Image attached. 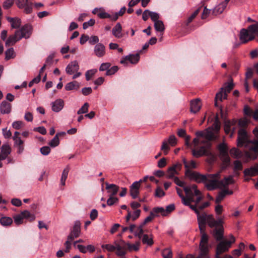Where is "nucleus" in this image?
Segmentation results:
<instances>
[{
    "mask_svg": "<svg viewBox=\"0 0 258 258\" xmlns=\"http://www.w3.org/2000/svg\"><path fill=\"white\" fill-rule=\"evenodd\" d=\"M14 222L16 225H19L22 224L23 221V216L21 215V213H20V214H18L14 216Z\"/></svg>",
    "mask_w": 258,
    "mask_h": 258,
    "instance_id": "54",
    "label": "nucleus"
},
{
    "mask_svg": "<svg viewBox=\"0 0 258 258\" xmlns=\"http://www.w3.org/2000/svg\"><path fill=\"white\" fill-rule=\"evenodd\" d=\"M96 71H97L95 69L87 71L85 74L86 80L87 81L90 80L91 79V78H92V77L95 74Z\"/></svg>",
    "mask_w": 258,
    "mask_h": 258,
    "instance_id": "58",
    "label": "nucleus"
},
{
    "mask_svg": "<svg viewBox=\"0 0 258 258\" xmlns=\"http://www.w3.org/2000/svg\"><path fill=\"white\" fill-rule=\"evenodd\" d=\"M165 195V192L159 186L157 187L155 190V197L157 198H162Z\"/></svg>",
    "mask_w": 258,
    "mask_h": 258,
    "instance_id": "53",
    "label": "nucleus"
},
{
    "mask_svg": "<svg viewBox=\"0 0 258 258\" xmlns=\"http://www.w3.org/2000/svg\"><path fill=\"white\" fill-rule=\"evenodd\" d=\"M129 243H125L123 240H120L119 242H116L117 251L116 254L119 256L124 255L128 249V244Z\"/></svg>",
    "mask_w": 258,
    "mask_h": 258,
    "instance_id": "13",
    "label": "nucleus"
},
{
    "mask_svg": "<svg viewBox=\"0 0 258 258\" xmlns=\"http://www.w3.org/2000/svg\"><path fill=\"white\" fill-rule=\"evenodd\" d=\"M126 8L125 7L121 8L118 12L115 13L113 15L112 21H115L117 20L118 18V16H122L124 14Z\"/></svg>",
    "mask_w": 258,
    "mask_h": 258,
    "instance_id": "49",
    "label": "nucleus"
},
{
    "mask_svg": "<svg viewBox=\"0 0 258 258\" xmlns=\"http://www.w3.org/2000/svg\"><path fill=\"white\" fill-rule=\"evenodd\" d=\"M162 255L163 258H172V252L170 248H166L162 251Z\"/></svg>",
    "mask_w": 258,
    "mask_h": 258,
    "instance_id": "47",
    "label": "nucleus"
},
{
    "mask_svg": "<svg viewBox=\"0 0 258 258\" xmlns=\"http://www.w3.org/2000/svg\"><path fill=\"white\" fill-rule=\"evenodd\" d=\"M41 153L44 156L48 155L50 152V148L48 146H43L40 148Z\"/></svg>",
    "mask_w": 258,
    "mask_h": 258,
    "instance_id": "60",
    "label": "nucleus"
},
{
    "mask_svg": "<svg viewBox=\"0 0 258 258\" xmlns=\"http://www.w3.org/2000/svg\"><path fill=\"white\" fill-rule=\"evenodd\" d=\"M217 149L219 151L220 157L228 155V148L227 145L224 142L219 144L217 146Z\"/></svg>",
    "mask_w": 258,
    "mask_h": 258,
    "instance_id": "32",
    "label": "nucleus"
},
{
    "mask_svg": "<svg viewBox=\"0 0 258 258\" xmlns=\"http://www.w3.org/2000/svg\"><path fill=\"white\" fill-rule=\"evenodd\" d=\"M118 70V68L117 66H113L111 67L110 69L107 70L106 72V75L107 76H109L115 74Z\"/></svg>",
    "mask_w": 258,
    "mask_h": 258,
    "instance_id": "64",
    "label": "nucleus"
},
{
    "mask_svg": "<svg viewBox=\"0 0 258 258\" xmlns=\"http://www.w3.org/2000/svg\"><path fill=\"white\" fill-rule=\"evenodd\" d=\"M181 164H177L169 167L167 171L166 177L167 178H172L174 177L175 174H177V171L176 169L177 168H180Z\"/></svg>",
    "mask_w": 258,
    "mask_h": 258,
    "instance_id": "30",
    "label": "nucleus"
},
{
    "mask_svg": "<svg viewBox=\"0 0 258 258\" xmlns=\"http://www.w3.org/2000/svg\"><path fill=\"white\" fill-rule=\"evenodd\" d=\"M140 247V242H136L135 244H128V249L130 250H134L135 251H137L139 249Z\"/></svg>",
    "mask_w": 258,
    "mask_h": 258,
    "instance_id": "62",
    "label": "nucleus"
},
{
    "mask_svg": "<svg viewBox=\"0 0 258 258\" xmlns=\"http://www.w3.org/2000/svg\"><path fill=\"white\" fill-rule=\"evenodd\" d=\"M79 88V84L76 81H74L73 82L68 83L65 86V89L67 91H71L74 89H78Z\"/></svg>",
    "mask_w": 258,
    "mask_h": 258,
    "instance_id": "36",
    "label": "nucleus"
},
{
    "mask_svg": "<svg viewBox=\"0 0 258 258\" xmlns=\"http://www.w3.org/2000/svg\"><path fill=\"white\" fill-rule=\"evenodd\" d=\"M230 154L234 158H240L242 155L241 152L236 148H233L230 150Z\"/></svg>",
    "mask_w": 258,
    "mask_h": 258,
    "instance_id": "43",
    "label": "nucleus"
},
{
    "mask_svg": "<svg viewBox=\"0 0 258 258\" xmlns=\"http://www.w3.org/2000/svg\"><path fill=\"white\" fill-rule=\"evenodd\" d=\"M194 212L197 215V220L200 232L205 230L206 225L207 223L210 228H214L212 233L217 241H220L223 238L224 227L222 218H218L215 220L211 214L208 215L205 213L201 214L198 209Z\"/></svg>",
    "mask_w": 258,
    "mask_h": 258,
    "instance_id": "1",
    "label": "nucleus"
},
{
    "mask_svg": "<svg viewBox=\"0 0 258 258\" xmlns=\"http://www.w3.org/2000/svg\"><path fill=\"white\" fill-rule=\"evenodd\" d=\"M198 150L195 149L192 150V155L196 158L206 156L209 157L211 162H214L216 159L215 156L211 150L212 144L211 142H207L203 144Z\"/></svg>",
    "mask_w": 258,
    "mask_h": 258,
    "instance_id": "2",
    "label": "nucleus"
},
{
    "mask_svg": "<svg viewBox=\"0 0 258 258\" xmlns=\"http://www.w3.org/2000/svg\"><path fill=\"white\" fill-rule=\"evenodd\" d=\"M139 54L137 53L135 54H130L123 57L120 62L122 64H126L128 61L132 64H136L139 61Z\"/></svg>",
    "mask_w": 258,
    "mask_h": 258,
    "instance_id": "16",
    "label": "nucleus"
},
{
    "mask_svg": "<svg viewBox=\"0 0 258 258\" xmlns=\"http://www.w3.org/2000/svg\"><path fill=\"white\" fill-rule=\"evenodd\" d=\"M1 153L8 157L11 153V148L8 144H3L1 147Z\"/></svg>",
    "mask_w": 258,
    "mask_h": 258,
    "instance_id": "37",
    "label": "nucleus"
},
{
    "mask_svg": "<svg viewBox=\"0 0 258 258\" xmlns=\"http://www.w3.org/2000/svg\"><path fill=\"white\" fill-rule=\"evenodd\" d=\"M153 213L158 214L161 213L163 216H166L165 210L163 207H155L153 209L152 211Z\"/></svg>",
    "mask_w": 258,
    "mask_h": 258,
    "instance_id": "55",
    "label": "nucleus"
},
{
    "mask_svg": "<svg viewBox=\"0 0 258 258\" xmlns=\"http://www.w3.org/2000/svg\"><path fill=\"white\" fill-rule=\"evenodd\" d=\"M224 88H221L220 89V90L219 92H218L215 96V105L216 106H218V100H219L220 101H222V99H223V92Z\"/></svg>",
    "mask_w": 258,
    "mask_h": 258,
    "instance_id": "48",
    "label": "nucleus"
},
{
    "mask_svg": "<svg viewBox=\"0 0 258 258\" xmlns=\"http://www.w3.org/2000/svg\"><path fill=\"white\" fill-rule=\"evenodd\" d=\"M140 184L139 182H134L130 186V192L132 198L136 199L139 194V187Z\"/></svg>",
    "mask_w": 258,
    "mask_h": 258,
    "instance_id": "22",
    "label": "nucleus"
},
{
    "mask_svg": "<svg viewBox=\"0 0 258 258\" xmlns=\"http://www.w3.org/2000/svg\"><path fill=\"white\" fill-rule=\"evenodd\" d=\"M118 201V198L112 196H109V199L107 200V204L108 206H111Z\"/></svg>",
    "mask_w": 258,
    "mask_h": 258,
    "instance_id": "63",
    "label": "nucleus"
},
{
    "mask_svg": "<svg viewBox=\"0 0 258 258\" xmlns=\"http://www.w3.org/2000/svg\"><path fill=\"white\" fill-rule=\"evenodd\" d=\"M94 51L97 57H101L105 54V47L103 44L98 43L95 46Z\"/></svg>",
    "mask_w": 258,
    "mask_h": 258,
    "instance_id": "25",
    "label": "nucleus"
},
{
    "mask_svg": "<svg viewBox=\"0 0 258 258\" xmlns=\"http://www.w3.org/2000/svg\"><path fill=\"white\" fill-rule=\"evenodd\" d=\"M81 223L80 221H77L75 222L73 229L68 236V239L73 240L75 238L78 237L81 233Z\"/></svg>",
    "mask_w": 258,
    "mask_h": 258,
    "instance_id": "12",
    "label": "nucleus"
},
{
    "mask_svg": "<svg viewBox=\"0 0 258 258\" xmlns=\"http://www.w3.org/2000/svg\"><path fill=\"white\" fill-rule=\"evenodd\" d=\"M19 37H20V35H17L16 31L14 35H11L9 36L6 42V46H9L11 45H14L16 42L21 39H19Z\"/></svg>",
    "mask_w": 258,
    "mask_h": 258,
    "instance_id": "34",
    "label": "nucleus"
},
{
    "mask_svg": "<svg viewBox=\"0 0 258 258\" xmlns=\"http://www.w3.org/2000/svg\"><path fill=\"white\" fill-rule=\"evenodd\" d=\"M183 189L186 196H199L201 194V191L197 189V186L196 184H192L190 186H185L183 187Z\"/></svg>",
    "mask_w": 258,
    "mask_h": 258,
    "instance_id": "18",
    "label": "nucleus"
},
{
    "mask_svg": "<svg viewBox=\"0 0 258 258\" xmlns=\"http://www.w3.org/2000/svg\"><path fill=\"white\" fill-rule=\"evenodd\" d=\"M183 163L186 170L189 169L190 168H196L197 167L196 163L194 160H191L189 163H188L186 160L185 158H183Z\"/></svg>",
    "mask_w": 258,
    "mask_h": 258,
    "instance_id": "42",
    "label": "nucleus"
},
{
    "mask_svg": "<svg viewBox=\"0 0 258 258\" xmlns=\"http://www.w3.org/2000/svg\"><path fill=\"white\" fill-rule=\"evenodd\" d=\"M79 70V66L77 60L71 61L66 67V73L69 75H72L77 72Z\"/></svg>",
    "mask_w": 258,
    "mask_h": 258,
    "instance_id": "20",
    "label": "nucleus"
},
{
    "mask_svg": "<svg viewBox=\"0 0 258 258\" xmlns=\"http://www.w3.org/2000/svg\"><path fill=\"white\" fill-rule=\"evenodd\" d=\"M101 247L103 249H105L107 251H110V252L114 251L115 250H117L116 242V241L114 242V245H112V244H103L101 245Z\"/></svg>",
    "mask_w": 258,
    "mask_h": 258,
    "instance_id": "44",
    "label": "nucleus"
},
{
    "mask_svg": "<svg viewBox=\"0 0 258 258\" xmlns=\"http://www.w3.org/2000/svg\"><path fill=\"white\" fill-rule=\"evenodd\" d=\"M168 143L172 146H175L176 144V138L175 136L174 135H171L167 141L165 140L162 142L161 150L163 151L165 155H166L168 154V151L170 149V147L167 144Z\"/></svg>",
    "mask_w": 258,
    "mask_h": 258,
    "instance_id": "11",
    "label": "nucleus"
},
{
    "mask_svg": "<svg viewBox=\"0 0 258 258\" xmlns=\"http://www.w3.org/2000/svg\"><path fill=\"white\" fill-rule=\"evenodd\" d=\"M194 195L186 196L184 198H182V203L186 206H188L190 209L194 211H196L198 208L196 207V205H191V203H194L195 199L194 198Z\"/></svg>",
    "mask_w": 258,
    "mask_h": 258,
    "instance_id": "21",
    "label": "nucleus"
},
{
    "mask_svg": "<svg viewBox=\"0 0 258 258\" xmlns=\"http://www.w3.org/2000/svg\"><path fill=\"white\" fill-rule=\"evenodd\" d=\"M32 31V28L31 25L26 24L20 30L16 31V35H20L19 39L25 38L26 39L30 37Z\"/></svg>",
    "mask_w": 258,
    "mask_h": 258,
    "instance_id": "10",
    "label": "nucleus"
},
{
    "mask_svg": "<svg viewBox=\"0 0 258 258\" xmlns=\"http://www.w3.org/2000/svg\"><path fill=\"white\" fill-rule=\"evenodd\" d=\"M155 216V214L153 212H151L150 213V215L148 216L144 220L143 222H142L140 225L137 227V231L135 232V235L136 236L138 237L140 239L142 238V234L144 233L143 227L148 222L151 221L152 219L154 218Z\"/></svg>",
    "mask_w": 258,
    "mask_h": 258,
    "instance_id": "9",
    "label": "nucleus"
},
{
    "mask_svg": "<svg viewBox=\"0 0 258 258\" xmlns=\"http://www.w3.org/2000/svg\"><path fill=\"white\" fill-rule=\"evenodd\" d=\"M21 215L23 219H28L31 221L34 220L35 219V215L30 213L28 210H24L21 212Z\"/></svg>",
    "mask_w": 258,
    "mask_h": 258,
    "instance_id": "39",
    "label": "nucleus"
},
{
    "mask_svg": "<svg viewBox=\"0 0 258 258\" xmlns=\"http://www.w3.org/2000/svg\"><path fill=\"white\" fill-rule=\"evenodd\" d=\"M106 188L107 190V192L110 194L109 196L113 197L118 192L119 187L114 184H109L107 182L105 183Z\"/></svg>",
    "mask_w": 258,
    "mask_h": 258,
    "instance_id": "29",
    "label": "nucleus"
},
{
    "mask_svg": "<svg viewBox=\"0 0 258 258\" xmlns=\"http://www.w3.org/2000/svg\"><path fill=\"white\" fill-rule=\"evenodd\" d=\"M234 87V84L232 82L226 83L225 86L223 87L224 90L223 92V99H226L227 97V93L231 91Z\"/></svg>",
    "mask_w": 258,
    "mask_h": 258,
    "instance_id": "35",
    "label": "nucleus"
},
{
    "mask_svg": "<svg viewBox=\"0 0 258 258\" xmlns=\"http://www.w3.org/2000/svg\"><path fill=\"white\" fill-rule=\"evenodd\" d=\"M12 105L7 101H3L0 105V110L2 114H9L11 111Z\"/></svg>",
    "mask_w": 258,
    "mask_h": 258,
    "instance_id": "28",
    "label": "nucleus"
},
{
    "mask_svg": "<svg viewBox=\"0 0 258 258\" xmlns=\"http://www.w3.org/2000/svg\"><path fill=\"white\" fill-rule=\"evenodd\" d=\"M112 34L113 36L117 38H120L122 37V27L119 23H117L116 25L113 28Z\"/></svg>",
    "mask_w": 258,
    "mask_h": 258,
    "instance_id": "31",
    "label": "nucleus"
},
{
    "mask_svg": "<svg viewBox=\"0 0 258 258\" xmlns=\"http://www.w3.org/2000/svg\"><path fill=\"white\" fill-rule=\"evenodd\" d=\"M205 231L203 230L202 232H200L202 236L200 243V250L201 251L202 255H204L209 252L208 236Z\"/></svg>",
    "mask_w": 258,
    "mask_h": 258,
    "instance_id": "8",
    "label": "nucleus"
},
{
    "mask_svg": "<svg viewBox=\"0 0 258 258\" xmlns=\"http://www.w3.org/2000/svg\"><path fill=\"white\" fill-rule=\"evenodd\" d=\"M54 54H50L46 58L45 63L44 65H46V67L50 66L53 62Z\"/></svg>",
    "mask_w": 258,
    "mask_h": 258,
    "instance_id": "56",
    "label": "nucleus"
},
{
    "mask_svg": "<svg viewBox=\"0 0 258 258\" xmlns=\"http://www.w3.org/2000/svg\"><path fill=\"white\" fill-rule=\"evenodd\" d=\"M33 4L31 2H29L23 8H24V12L26 14H30L32 11Z\"/></svg>",
    "mask_w": 258,
    "mask_h": 258,
    "instance_id": "59",
    "label": "nucleus"
},
{
    "mask_svg": "<svg viewBox=\"0 0 258 258\" xmlns=\"http://www.w3.org/2000/svg\"><path fill=\"white\" fill-rule=\"evenodd\" d=\"M154 28L156 31L162 32L165 30L163 22L159 20L154 23Z\"/></svg>",
    "mask_w": 258,
    "mask_h": 258,
    "instance_id": "38",
    "label": "nucleus"
},
{
    "mask_svg": "<svg viewBox=\"0 0 258 258\" xmlns=\"http://www.w3.org/2000/svg\"><path fill=\"white\" fill-rule=\"evenodd\" d=\"M201 108V100L199 98L190 101V111L191 112L196 113Z\"/></svg>",
    "mask_w": 258,
    "mask_h": 258,
    "instance_id": "24",
    "label": "nucleus"
},
{
    "mask_svg": "<svg viewBox=\"0 0 258 258\" xmlns=\"http://www.w3.org/2000/svg\"><path fill=\"white\" fill-rule=\"evenodd\" d=\"M207 181L205 183V186L209 190H213L217 188H219V180L217 179H212L207 176Z\"/></svg>",
    "mask_w": 258,
    "mask_h": 258,
    "instance_id": "17",
    "label": "nucleus"
},
{
    "mask_svg": "<svg viewBox=\"0 0 258 258\" xmlns=\"http://www.w3.org/2000/svg\"><path fill=\"white\" fill-rule=\"evenodd\" d=\"M229 2V0H225L224 2L219 4L213 9V14L215 15L221 14L227 7Z\"/></svg>",
    "mask_w": 258,
    "mask_h": 258,
    "instance_id": "26",
    "label": "nucleus"
},
{
    "mask_svg": "<svg viewBox=\"0 0 258 258\" xmlns=\"http://www.w3.org/2000/svg\"><path fill=\"white\" fill-rule=\"evenodd\" d=\"M150 17L152 21L154 23L156 21H159L160 18L159 14L156 12H151L150 13Z\"/></svg>",
    "mask_w": 258,
    "mask_h": 258,
    "instance_id": "57",
    "label": "nucleus"
},
{
    "mask_svg": "<svg viewBox=\"0 0 258 258\" xmlns=\"http://www.w3.org/2000/svg\"><path fill=\"white\" fill-rule=\"evenodd\" d=\"M5 59L7 60L14 58L16 56L14 48H10L8 49L5 52Z\"/></svg>",
    "mask_w": 258,
    "mask_h": 258,
    "instance_id": "41",
    "label": "nucleus"
},
{
    "mask_svg": "<svg viewBox=\"0 0 258 258\" xmlns=\"http://www.w3.org/2000/svg\"><path fill=\"white\" fill-rule=\"evenodd\" d=\"M198 150L195 149L192 150V155L196 158L206 156L209 157L211 162H214L216 159L215 156L211 150L212 144L211 142H207L203 144Z\"/></svg>",
    "mask_w": 258,
    "mask_h": 258,
    "instance_id": "3",
    "label": "nucleus"
},
{
    "mask_svg": "<svg viewBox=\"0 0 258 258\" xmlns=\"http://www.w3.org/2000/svg\"><path fill=\"white\" fill-rule=\"evenodd\" d=\"M142 242L144 244H147L149 245H151L153 244V240L152 238H149L147 234L142 235Z\"/></svg>",
    "mask_w": 258,
    "mask_h": 258,
    "instance_id": "51",
    "label": "nucleus"
},
{
    "mask_svg": "<svg viewBox=\"0 0 258 258\" xmlns=\"http://www.w3.org/2000/svg\"><path fill=\"white\" fill-rule=\"evenodd\" d=\"M220 128V122L217 118H216L212 127H211V130H213L215 133H218Z\"/></svg>",
    "mask_w": 258,
    "mask_h": 258,
    "instance_id": "52",
    "label": "nucleus"
},
{
    "mask_svg": "<svg viewBox=\"0 0 258 258\" xmlns=\"http://www.w3.org/2000/svg\"><path fill=\"white\" fill-rule=\"evenodd\" d=\"M64 106V101L61 99H56L51 103L52 110L55 112H59Z\"/></svg>",
    "mask_w": 258,
    "mask_h": 258,
    "instance_id": "23",
    "label": "nucleus"
},
{
    "mask_svg": "<svg viewBox=\"0 0 258 258\" xmlns=\"http://www.w3.org/2000/svg\"><path fill=\"white\" fill-rule=\"evenodd\" d=\"M222 161L221 166L222 170L227 169L230 165L231 160L229 155L220 157Z\"/></svg>",
    "mask_w": 258,
    "mask_h": 258,
    "instance_id": "33",
    "label": "nucleus"
},
{
    "mask_svg": "<svg viewBox=\"0 0 258 258\" xmlns=\"http://www.w3.org/2000/svg\"><path fill=\"white\" fill-rule=\"evenodd\" d=\"M204 138L206 139V141H203L201 142V144H206V143L210 142L211 141L216 140L218 137L214 134L213 131L211 130V127L205 130Z\"/></svg>",
    "mask_w": 258,
    "mask_h": 258,
    "instance_id": "19",
    "label": "nucleus"
},
{
    "mask_svg": "<svg viewBox=\"0 0 258 258\" xmlns=\"http://www.w3.org/2000/svg\"><path fill=\"white\" fill-rule=\"evenodd\" d=\"M89 107V104L88 103L86 102L84 104V105L81 107V108L79 109L77 111L78 114H82L84 113H86L88 111V108Z\"/></svg>",
    "mask_w": 258,
    "mask_h": 258,
    "instance_id": "50",
    "label": "nucleus"
},
{
    "mask_svg": "<svg viewBox=\"0 0 258 258\" xmlns=\"http://www.w3.org/2000/svg\"><path fill=\"white\" fill-rule=\"evenodd\" d=\"M236 120L233 119L232 120H226L224 121V131L226 134H229L231 131V133L230 135V137L232 138L235 131V127H233L231 129V126H234L236 124Z\"/></svg>",
    "mask_w": 258,
    "mask_h": 258,
    "instance_id": "14",
    "label": "nucleus"
},
{
    "mask_svg": "<svg viewBox=\"0 0 258 258\" xmlns=\"http://www.w3.org/2000/svg\"><path fill=\"white\" fill-rule=\"evenodd\" d=\"M230 246V242H226V241H220L217 245L216 258H222L220 257V255L228 251ZM222 258H233V257L229 255H226Z\"/></svg>",
    "mask_w": 258,
    "mask_h": 258,
    "instance_id": "6",
    "label": "nucleus"
},
{
    "mask_svg": "<svg viewBox=\"0 0 258 258\" xmlns=\"http://www.w3.org/2000/svg\"><path fill=\"white\" fill-rule=\"evenodd\" d=\"M0 222L3 226H9L10 225L12 222V219L8 217H3L0 219Z\"/></svg>",
    "mask_w": 258,
    "mask_h": 258,
    "instance_id": "45",
    "label": "nucleus"
},
{
    "mask_svg": "<svg viewBox=\"0 0 258 258\" xmlns=\"http://www.w3.org/2000/svg\"><path fill=\"white\" fill-rule=\"evenodd\" d=\"M253 133L256 140H251V143L252 144V146L250 147L249 150L245 153V156L250 159H255L258 154V126L253 130Z\"/></svg>",
    "mask_w": 258,
    "mask_h": 258,
    "instance_id": "4",
    "label": "nucleus"
},
{
    "mask_svg": "<svg viewBox=\"0 0 258 258\" xmlns=\"http://www.w3.org/2000/svg\"><path fill=\"white\" fill-rule=\"evenodd\" d=\"M251 34H256L258 33V22L254 24L250 25L247 29Z\"/></svg>",
    "mask_w": 258,
    "mask_h": 258,
    "instance_id": "40",
    "label": "nucleus"
},
{
    "mask_svg": "<svg viewBox=\"0 0 258 258\" xmlns=\"http://www.w3.org/2000/svg\"><path fill=\"white\" fill-rule=\"evenodd\" d=\"M239 38L242 43H245L254 39V36L251 34L247 29L243 28L240 31Z\"/></svg>",
    "mask_w": 258,
    "mask_h": 258,
    "instance_id": "15",
    "label": "nucleus"
},
{
    "mask_svg": "<svg viewBox=\"0 0 258 258\" xmlns=\"http://www.w3.org/2000/svg\"><path fill=\"white\" fill-rule=\"evenodd\" d=\"M21 23V20L18 18H15L13 23L11 24V27L13 28H18L20 27Z\"/></svg>",
    "mask_w": 258,
    "mask_h": 258,
    "instance_id": "61",
    "label": "nucleus"
},
{
    "mask_svg": "<svg viewBox=\"0 0 258 258\" xmlns=\"http://www.w3.org/2000/svg\"><path fill=\"white\" fill-rule=\"evenodd\" d=\"M251 141H249V143H251ZM248 143V139H247V134L246 131L243 128H240L238 132V138L237 140V145L238 147H242L243 146H247ZM252 145H251V146Z\"/></svg>",
    "mask_w": 258,
    "mask_h": 258,
    "instance_id": "7",
    "label": "nucleus"
},
{
    "mask_svg": "<svg viewBox=\"0 0 258 258\" xmlns=\"http://www.w3.org/2000/svg\"><path fill=\"white\" fill-rule=\"evenodd\" d=\"M185 174L190 180H194L198 183L204 182L207 180V176L206 175L201 174L199 172L192 171L190 169L186 170Z\"/></svg>",
    "mask_w": 258,
    "mask_h": 258,
    "instance_id": "5",
    "label": "nucleus"
},
{
    "mask_svg": "<svg viewBox=\"0 0 258 258\" xmlns=\"http://www.w3.org/2000/svg\"><path fill=\"white\" fill-rule=\"evenodd\" d=\"M59 144L58 134H56L54 137L50 141L49 145L51 147H55Z\"/></svg>",
    "mask_w": 258,
    "mask_h": 258,
    "instance_id": "46",
    "label": "nucleus"
},
{
    "mask_svg": "<svg viewBox=\"0 0 258 258\" xmlns=\"http://www.w3.org/2000/svg\"><path fill=\"white\" fill-rule=\"evenodd\" d=\"M245 176H254L258 174V164L251 166L250 168H246L243 171Z\"/></svg>",
    "mask_w": 258,
    "mask_h": 258,
    "instance_id": "27",
    "label": "nucleus"
}]
</instances>
